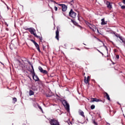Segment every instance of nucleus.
<instances>
[{"instance_id": "nucleus-17", "label": "nucleus", "mask_w": 125, "mask_h": 125, "mask_svg": "<svg viewBox=\"0 0 125 125\" xmlns=\"http://www.w3.org/2000/svg\"><path fill=\"white\" fill-rule=\"evenodd\" d=\"M105 96H106L107 99L109 101H110V97L109 96V95L108 94V93H105Z\"/></svg>"}, {"instance_id": "nucleus-12", "label": "nucleus", "mask_w": 125, "mask_h": 125, "mask_svg": "<svg viewBox=\"0 0 125 125\" xmlns=\"http://www.w3.org/2000/svg\"><path fill=\"white\" fill-rule=\"evenodd\" d=\"M62 11H66L67 10V6L65 4L62 5Z\"/></svg>"}, {"instance_id": "nucleus-30", "label": "nucleus", "mask_w": 125, "mask_h": 125, "mask_svg": "<svg viewBox=\"0 0 125 125\" xmlns=\"http://www.w3.org/2000/svg\"><path fill=\"white\" fill-rule=\"evenodd\" d=\"M57 9H58V8H57V7H55V10L56 11H57Z\"/></svg>"}, {"instance_id": "nucleus-38", "label": "nucleus", "mask_w": 125, "mask_h": 125, "mask_svg": "<svg viewBox=\"0 0 125 125\" xmlns=\"http://www.w3.org/2000/svg\"><path fill=\"white\" fill-rule=\"evenodd\" d=\"M29 64H30V65H31V62H29Z\"/></svg>"}, {"instance_id": "nucleus-26", "label": "nucleus", "mask_w": 125, "mask_h": 125, "mask_svg": "<svg viewBox=\"0 0 125 125\" xmlns=\"http://www.w3.org/2000/svg\"><path fill=\"white\" fill-rule=\"evenodd\" d=\"M37 49L38 50V51H39V52H41V49H40V47H38Z\"/></svg>"}, {"instance_id": "nucleus-34", "label": "nucleus", "mask_w": 125, "mask_h": 125, "mask_svg": "<svg viewBox=\"0 0 125 125\" xmlns=\"http://www.w3.org/2000/svg\"><path fill=\"white\" fill-rule=\"evenodd\" d=\"M40 40H42V37L39 38Z\"/></svg>"}, {"instance_id": "nucleus-27", "label": "nucleus", "mask_w": 125, "mask_h": 125, "mask_svg": "<svg viewBox=\"0 0 125 125\" xmlns=\"http://www.w3.org/2000/svg\"><path fill=\"white\" fill-rule=\"evenodd\" d=\"M121 8H122V9H125V5L122 6H121Z\"/></svg>"}, {"instance_id": "nucleus-24", "label": "nucleus", "mask_w": 125, "mask_h": 125, "mask_svg": "<svg viewBox=\"0 0 125 125\" xmlns=\"http://www.w3.org/2000/svg\"><path fill=\"white\" fill-rule=\"evenodd\" d=\"M31 68L33 70L32 72H35V70H34V66H33V65L32 64H31Z\"/></svg>"}, {"instance_id": "nucleus-23", "label": "nucleus", "mask_w": 125, "mask_h": 125, "mask_svg": "<svg viewBox=\"0 0 125 125\" xmlns=\"http://www.w3.org/2000/svg\"><path fill=\"white\" fill-rule=\"evenodd\" d=\"M13 101H15V102H17V99H16V98H14L13 99Z\"/></svg>"}, {"instance_id": "nucleus-1", "label": "nucleus", "mask_w": 125, "mask_h": 125, "mask_svg": "<svg viewBox=\"0 0 125 125\" xmlns=\"http://www.w3.org/2000/svg\"><path fill=\"white\" fill-rule=\"evenodd\" d=\"M62 104L64 106L65 108L66 109V111L67 112L70 111V105H69V104L66 101H63Z\"/></svg>"}, {"instance_id": "nucleus-25", "label": "nucleus", "mask_w": 125, "mask_h": 125, "mask_svg": "<svg viewBox=\"0 0 125 125\" xmlns=\"http://www.w3.org/2000/svg\"><path fill=\"white\" fill-rule=\"evenodd\" d=\"M93 124L94 125H98V124H97V123H96V122H95V121H93Z\"/></svg>"}, {"instance_id": "nucleus-20", "label": "nucleus", "mask_w": 125, "mask_h": 125, "mask_svg": "<svg viewBox=\"0 0 125 125\" xmlns=\"http://www.w3.org/2000/svg\"><path fill=\"white\" fill-rule=\"evenodd\" d=\"M31 42H33V43L35 44V45H37L38 43L36 42V41H34L33 40H31Z\"/></svg>"}, {"instance_id": "nucleus-8", "label": "nucleus", "mask_w": 125, "mask_h": 125, "mask_svg": "<svg viewBox=\"0 0 125 125\" xmlns=\"http://www.w3.org/2000/svg\"><path fill=\"white\" fill-rule=\"evenodd\" d=\"M100 100L97 98H91L90 99V102H99Z\"/></svg>"}, {"instance_id": "nucleus-5", "label": "nucleus", "mask_w": 125, "mask_h": 125, "mask_svg": "<svg viewBox=\"0 0 125 125\" xmlns=\"http://www.w3.org/2000/svg\"><path fill=\"white\" fill-rule=\"evenodd\" d=\"M29 31L30 32V33H31V34H32V35H34V36H35V37H36V38H39V37L38 36H37V33H35V32H36V30H35V29H34L33 28H30L29 29Z\"/></svg>"}, {"instance_id": "nucleus-19", "label": "nucleus", "mask_w": 125, "mask_h": 125, "mask_svg": "<svg viewBox=\"0 0 125 125\" xmlns=\"http://www.w3.org/2000/svg\"><path fill=\"white\" fill-rule=\"evenodd\" d=\"M69 4H71V5H73V4L74 3V0H71L70 2H69Z\"/></svg>"}, {"instance_id": "nucleus-16", "label": "nucleus", "mask_w": 125, "mask_h": 125, "mask_svg": "<svg viewBox=\"0 0 125 125\" xmlns=\"http://www.w3.org/2000/svg\"><path fill=\"white\" fill-rule=\"evenodd\" d=\"M29 94L30 96H32V95H34V92L33 91H32V90H30L29 91Z\"/></svg>"}, {"instance_id": "nucleus-35", "label": "nucleus", "mask_w": 125, "mask_h": 125, "mask_svg": "<svg viewBox=\"0 0 125 125\" xmlns=\"http://www.w3.org/2000/svg\"><path fill=\"white\" fill-rule=\"evenodd\" d=\"M99 42H101V41L99 39H98Z\"/></svg>"}, {"instance_id": "nucleus-11", "label": "nucleus", "mask_w": 125, "mask_h": 125, "mask_svg": "<svg viewBox=\"0 0 125 125\" xmlns=\"http://www.w3.org/2000/svg\"><path fill=\"white\" fill-rule=\"evenodd\" d=\"M102 22H101V25H106L107 24V21H105V19H102L101 20Z\"/></svg>"}, {"instance_id": "nucleus-40", "label": "nucleus", "mask_w": 125, "mask_h": 125, "mask_svg": "<svg viewBox=\"0 0 125 125\" xmlns=\"http://www.w3.org/2000/svg\"><path fill=\"white\" fill-rule=\"evenodd\" d=\"M70 124H72V123L70 122Z\"/></svg>"}, {"instance_id": "nucleus-28", "label": "nucleus", "mask_w": 125, "mask_h": 125, "mask_svg": "<svg viewBox=\"0 0 125 125\" xmlns=\"http://www.w3.org/2000/svg\"><path fill=\"white\" fill-rule=\"evenodd\" d=\"M104 46L105 48L106 49L107 51H108V48H107V46L104 45V43H103Z\"/></svg>"}, {"instance_id": "nucleus-21", "label": "nucleus", "mask_w": 125, "mask_h": 125, "mask_svg": "<svg viewBox=\"0 0 125 125\" xmlns=\"http://www.w3.org/2000/svg\"><path fill=\"white\" fill-rule=\"evenodd\" d=\"M38 108L42 111V113H43V111H42V107H41V106L38 105Z\"/></svg>"}, {"instance_id": "nucleus-10", "label": "nucleus", "mask_w": 125, "mask_h": 125, "mask_svg": "<svg viewBox=\"0 0 125 125\" xmlns=\"http://www.w3.org/2000/svg\"><path fill=\"white\" fill-rule=\"evenodd\" d=\"M107 7L109 9H112V3H110V2H106Z\"/></svg>"}, {"instance_id": "nucleus-7", "label": "nucleus", "mask_w": 125, "mask_h": 125, "mask_svg": "<svg viewBox=\"0 0 125 125\" xmlns=\"http://www.w3.org/2000/svg\"><path fill=\"white\" fill-rule=\"evenodd\" d=\"M38 69L41 73H42V74H47V71L43 70L42 67L39 66Z\"/></svg>"}, {"instance_id": "nucleus-9", "label": "nucleus", "mask_w": 125, "mask_h": 125, "mask_svg": "<svg viewBox=\"0 0 125 125\" xmlns=\"http://www.w3.org/2000/svg\"><path fill=\"white\" fill-rule=\"evenodd\" d=\"M59 31H58V28H57V31L56 32V39L59 41Z\"/></svg>"}, {"instance_id": "nucleus-3", "label": "nucleus", "mask_w": 125, "mask_h": 125, "mask_svg": "<svg viewBox=\"0 0 125 125\" xmlns=\"http://www.w3.org/2000/svg\"><path fill=\"white\" fill-rule=\"evenodd\" d=\"M31 73L32 74V77L34 81L36 82H39V81H40V79H39L38 76L36 75L35 71H31Z\"/></svg>"}, {"instance_id": "nucleus-6", "label": "nucleus", "mask_w": 125, "mask_h": 125, "mask_svg": "<svg viewBox=\"0 0 125 125\" xmlns=\"http://www.w3.org/2000/svg\"><path fill=\"white\" fill-rule=\"evenodd\" d=\"M76 13L73 11V10H71L69 13V16L72 18H75L76 17Z\"/></svg>"}, {"instance_id": "nucleus-31", "label": "nucleus", "mask_w": 125, "mask_h": 125, "mask_svg": "<svg viewBox=\"0 0 125 125\" xmlns=\"http://www.w3.org/2000/svg\"><path fill=\"white\" fill-rule=\"evenodd\" d=\"M35 46L36 47L38 48V47H40V46H39V44H37V45H35Z\"/></svg>"}, {"instance_id": "nucleus-14", "label": "nucleus", "mask_w": 125, "mask_h": 125, "mask_svg": "<svg viewBox=\"0 0 125 125\" xmlns=\"http://www.w3.org/2000/svg\"><path fill=\"white\" fill-rule=\"evenodd\" d=\"M119 39L121 40V41H122V42H123L125 44V39H124V38H123V37H122V36H119Z\"/></svg>"}, {"instance_id": "nucleus-22", "label": "nucleus", "mask_w": 125, "mask_h": 125, "mask_svg": "<svg viewBox=\"0 0 125 125\" xmlns=\"http://www.w3.org/2000/svg\"><path fill=\"white\" fill-rule=\"evenodd\" d=\"M94 108H95V105H92L91 106V109H92V110H93V109H94Z\"/></svg>"}, {"instance_id": "nucleus-37", "label": "nucleus", "mask_w": 125, "mask_h": 125, "mask_svg": "<svg viewBox=\"0 0 125 125\" xmlns=\"http://www.w3.org/2000/svg\"><path fill=\"white\" fill-rule=\"evenodd\" d=\"M68 125H70V124L69 123V122H68Z\"/></svg>"}, {"instance_id": "nucleus-4", "label": "nucleus", "mask_w": 125, "mask_h": 125, "mask_svg": "<svg viewBox=\"0 0 125 125\" xmlns=\"http://www.w3.org/2000/svg\"><path fill=\"white\" fill-rule=\"evenodd\" d=\"M49 122L51 125H60L59 122L57 120L52 119L49 120Z\"/></svg>"}, {"instance_id": "nucleus-33", "label": "nucleus", "mask_w": 125, "mask_h": 125, "mask_svg": "<svg viewBox=\"0 0 125 125\" xmlns=\"http://www.w3.org/2000/svg\"><path fill=\"white\" fill-rule=\"evenodd\" d=\"M123 0V3L124 4H125V0Z\"/></svg>"}, {"instance_id": "nucleus-32", "label": "nucleus", "mask_w": 125, "mask_h": 125, "mask_svg": "<svg viewBox=\"0 0 125 125\" xmlns=\"http://www.w3.org/2000/svg\"><path fill=\"white\" fill-rule=\"evenodd\" d=\"M97 50L99 52H100V53H101V54H103V53H102V52H101L100 51H99V50L97 49Z\"/></svg>"}, {"instance_id": "nucleus-2", "label": "nucleus", "mask_w": 125, "mask_h": 125, "mask_svg": "<svg viewBox=\"0 0 125 125\" xmlns=\"http://www.w3.org/2000/svg\"><path fill=\"white\" fill-rule=\"evenodd\" d=\"M86 24L88 26V27H89L90 29L93 31V32H95V31H96V26H95V25L91 24L88 22H86Z\"/></svg>"}, {"instance_id": "nucleus-15", "label": "nucleus", "mask_w": 125, "mask_h": 125, "mask_svg": "<svg viewBox=\"0 0 125 125\" xmlns=\"http://www.w3.org/2000/svg\"><path fill=\"white\" fill-rule=\"evenodd\" d=\"M85 79H84V83H88V79H89V76L87 77V78L86 79V77H85Z\"/></svg>"}, {"instance_id": "nucleus-39", "label": "nucleus", "mask_w": 125, "mask_h": 125, "mask_svg": "<svg viewBox=\"0 0 125 125\" xmlns=\"http://www.w3.org/2000/svg\"><path fill=\"white\" fill-rule=\"evenodd\" d=\"M124 117H125V114H124Z\"/></svg>"}, {"instance_id": "nucleus-42", "label": "nucleus", "mask_w": 125, "mask_h": 125, "mask_svg": "<svg viewBox=\"0 0 125 125\" xmlns=\"http://www.w3.org/2000/svg\"><path fill=\"white\" fill-rule=\"evenodd\" d=\"M86 49H87V48H86Z\"/></svg>"}, {"instance_id": "nucleus-29", "label": "nucleus", "mask_w": 125, "mask_h": 125, "mask_svg": "<svg viewBox=\"0 0 125 125\" xmlns=\"http://www.w3.org/2000/svg\"><path fill=\"white\" fill-rule=\"evenodd\" d=\"M116 58L117 59H119L120 58V56H119V55H116Z\"/></svg>"}, {"instance_id": "nucleus-18", "label": "nucleus", "mask_w": 125, "mask_h": 125, "mask_svg": "<svg viewBox=\"0 0 125 125\" xmlns=\"http://www.w3.org/2000/svg\"><path fill=\"white\" fill-rule=\"evenodd\" d=\"M53 2H54V3H56V4H58V5H59L60 6H62V7L64 5V4H58V3H57V2H56L54 1H53Z\"/></svg>"}, {"instance_id": "nucleus-36", "label": "nucleus", "mask_w": 125, "mask_h": 125, "mask_svg": "<svg viewBox=\"0 0 125 125\" xmlns=\"http://www.w3.org/2000/svg\"><path fill=\"white\" fill-rule=\"evenodd\" d=\"M116 37H117V38H119V36H117V35H116Z\"/></svg>"}, {"instance_id": "nucleus-41", "label": "nucleus", "mask_w": 125, "mask_h": 125, "mask_svg": "<svg viewBox=\"0 0 125 125\" xmlns=\"http://www.w3.org/2000/svg\"><path fill=\"white\" fill-rule=\"evenodd\" d=\"M7 8H8V7H7Z\"/></svg>"}, {"instance_id": "nucleus-13", "label": "nucleus", "mask_w": 125, "mask_h": 125, "mask_svg": "<svg viewBox=\"0 0 125 125\" xmlns=\"http://www.w3.org/2000/svg\"><path fill=\"white\" fill-rule=\"evenodd\" d=\"M79 115H81V116H82V117H84V114L83 113V112L82 110H79Z\"/></svg>"}]
</instances>
